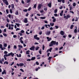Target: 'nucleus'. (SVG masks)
I'll list each match as a JSON object with an SVG mask.
<instances>
[{
  "label": "nucleus",
  "instance_id": "obj_56",
  "mask_svg": "<svg viewBox=\"0 0 79 79\" xmlns=\"http://www.w3.org/2000/svg\"><path fill=\"white\" fill-rule=\"evenodd\" d=\"M63 47H61L60 48L59 50H61V49H63Z\"/></svg>",
  "mask_w": 79,
  "mask_h": 79
},
{
  "label": "nucleus",
  "instance_id": "obj_60",
  "mask_svg": "<svg viewBox=\"0 0 79 79\" xmlns=\"http://www.w3.org/2000/svg\"><path fill=\"white\" fill-rule=\"evenodd\" d=\"M14 63H15V62H13L10 64V66H12V65H13L14 64Z\"/></svg>",
  "mask_w": 79,
  "mask_h": 79
},
{
  "label": "nucleus",
  "instance_id": "obj_58",
  "mask_svg": "<svg viewBox=\"0 0 79 79\" xmlns=\"http://www.w3.org/2000/svg\"><path fill=\"white\" fill-rule=\"evenodd\" d=\"M20 42H21V44H23V43H24V41H23V40H21Z\"/></svg>",
  "mask_w": 79,
  "mask_h": 79
},
{
  "label": "nucleus",
  "instance_id": "obj_13",
  "mask_svg": "<svg viewBox=\"0 0 79 79\" xmlns=\"http://www.w3.org/2000/svg\"><path fill=\"white\" fill-rule=\"evenodd\" d=\"M29 53H30V51L29 50H28V51H27L26 52V53L27 55H29Z\"/></svg>",
  "mask_w": 79,
  "mask_h": 79
},
{
  "label": "nucleus",
  "instance_id": "obj_14",
  "mask_svg": "<svg viewBox=\"0 0 79 79\" xmlns=\"http://www.w3.org/2000/svg\"><path fill=\"white\" fill-rule=\"evenodd\" d=\"M10 53V56H12V57H13V56H14V55H15V54L13 53H12V52H11Z\"/></svg>",
  "mask_w": 79,
  "mask_h": 79
},
{
  "label": "nucleus",
  "instance_id": "obj_41",
  "mask_svg": "<svg viewBox=\"0 0 79 79\" xmlns=\"http://www.w3.org/2000/svg\"><path fill=\"white\" fill-rule=\"evenodd\" d=\"M56 22V19H53V23H55Z\"/></svg>",
  "mask_w": 79,
  "mask_h": 79
},
{
  "label": "nucleus",
  "instance_id": "obj_4",
  "mask_svg": "<svg viewBox=\"0 0 79 79\" xmlns=\"http://www.w3.org/2000/svg\"><path fill=\"white\" fill-rule=\"evenodd\" d=\"M60 34L61 35H64V31H61L60 32Z\"/></svg>",
  "mask_w": 79,
  "mask_h": 79
},
{
  "label": "nucleus",
  "instance_id": "obj_21",
  "mask_svg": "<svg viewBox=\"0 0 79 79\" xmlns=\"http://www.w3.org/2000/svg\"><path fill=\"white\" fill-rule=\"evenodd\" d=\"M18 47H19V48H23V46L21 45H18Z\"/></svg>",
  "mask_w": 79,
  "mask_h": 79
},
{
  "label": "nucleus",
  "instance_id": "obj_51",
  "mask_svg": "<svg viewBox=\"0 0 79 79\" xmlns=\"http://www.w3.org/2000/svg\"><path fill=\"white\" fill-rule=\"evenodd\" d=\"M75 21H78V18L77 17H76V19L75 20Z\"/></svg>",
  "mask_w": 79,
  "mask_h": 79
},
{
  "label": "nucleus",
  "instance_id": "obj_29",
  "mask_svg": "<svg viewBox=\"0 0 79 79\" xmlns=\"http://www.w3.org/2000/svg\"><path fill=\"white\" fill-rule=\"evenodd\" d=\"M10 13H11V14H12L13 13V11H12V9H10Z\"/></svg>",
  "mask_w": 79,
  "mask_h": 79
},
{
  "label": "nucleus",
  "instance_id": "obj_35",
  "mask_svg": "<svg viewBox=\"0 0 79 79\" xmlns=\"http://www.w3.org/2000/svg\"><path fill=\"white\" fill-rule=\"evenodd\" d=\"M44 11H47V7H44Z\"/></svg>",
  "mask_w": 79,
  "mask_h": 79
},
{
  "label": "nucleus",
  "instance_id": "obj_25",
  "mask_svg": "<svg viewBox=\"0 0 79 79\" xmlns=\"http://www.w3.org/2000/svg\"><path fill=\"white\" fill-rule=\"evenodd\" d=\"M4 64H8V62L6 61L4 63Z\"/></svg>",
  "mask_w": 79,
  "mask_h": 79
},
{
  "label": "nucleus",
  "instance_id": "obj_44",
  "mask_svg": "<svg viewBox=\"0 0 79 79\" xmlns=\"http://www.w3.org/2000/svg\"><path fill=\"white\" fill-rule=\"evenodd\" d=\"M36 64L37 65H39V63L38 61L36 62Z\"/></svg>",
  "mask_w": 79,
  "mask_h": 79
},
{
  "label": "nucleus",
  "instance_id": "obj_46",
  "mask_svg": "<svg viewBox=\"0 0 79 79\" xmlns=\"http://www.w3.org/2000/svg\"><path fill=\"white\" fill-rule=\"evenodd\" d=\"M31 1V0H27V3H29L30 2V1Z\"/></svg>",
  "mask_w": 79,
  "mask_h": 79
},
{
  "label": "nucleus",
  "instance_id": "obj_45",
  "mask_svg": "<svg viewBox=\"0 0 79 79\" xmlns=\"http://www.w3.org/2000/svg\"><path fill=\"white\" fill-rule=\"evenodd\" d=\"M21 33H24V31L23 30H22L21 31Z\"/></svg>",
  "mask_w": 79,
  "mask_h": 79
},
{
  "label": "nucleus",
  "instance_id": "obj_38",
  "mask_svg": "<svg viewBox=\"0 0 79 79\" xmlns=\"http://www.w3.org/2000/svg\"><path fill=\"white\" fill-rule=\"evenodd\" d=\"M2 1L4 3L7 1V0H2Z\"/></svg>",
  "mask_w": 79,
  "mask_h": 79
},
{
  "label": "nucleus",
  "instance_id": "obj_30",
  "mask_svg": "<svg viewBox=\"0 0 79 79\" xmlns=\"http://www.w3.org/2000/svg\"><path fill=\"white\" fill-rule=\"evenodd\" d=\"M76 3L74 2L73 3V6H76Z\"/></svg>",
  "mask_w": 79,
  "mask_h": 79
},
{
  "label": "nucleus",
  "instance_id": "obj_16",
  "mask_svg": "<svg viewBox=\"0 0 79 79\" xmlns=\"http://www.w3.org/2000/svg\"><path fill=\"white\" fill-rule=\"evenodd\" d=\"M24 64L23 63H20L19 64V66H24Z\"/></svg>",
  "mask_w": 79,
  "mask_h": 79
},
{
  "label": "nucleus",
  "instance_id": "obj_8",
  "mask_svg": "<svg viewBox=\"0 0 79 79\" xmlns=\"http://www.w3.org/2000/svg\"><path fill=\"white\" fill-rule=\"evenodd\" d=\"M41 8H42V4H39L38 6V9H40Z\"/></svg>",
  "mask_w": 79,
  "mask_h": 79
},
{
  "label": "nucleus",
  "instance_id": "obj_37",
  "mask_svg": "<svg viewBox=\"0 0 79 79\" xmlns=\"http://www.w3.org/2000/svg\"><path fill=\"white\" fill-rule=\"evenodd\" d=\"M3 35L5 37H7V35L6 33H3Z\"/></svg>",
  "mask_w": 79,
  "mask_h": 79
},
{
  "label": "nucleus",
  "instance_id": "obj_32",
  "mask_svg": "<svg viewBox=\"0 0 79 79\" xmlns=\"http://www.w3.org/2000/svg\"><path fill=\"white\" fill-rule=\"evenodd\" d=\"M37 37V35H35L34 36V38H35V39H36Z\"/></svg>",
  "mask_w": 79,
  "mask_h": 79
},
{
  "label": "nucleus",
  "instance_id": "obj_59",
  "mask_svg": "<svg viewBox=\"0 0 79 79\" xmlns=\"http://www.w3.org/2000/svg\"><path fill=\"white\" fill-rule=\"evenodd\" d=\"M39 53H40V54H42V51L40 50L39 51Z\"/></svg>",
  "mask_w": 79,
  "mask_h": 79
},
{
  "label": "nucleus",
  "instance_id": "obj_36",
  "mask_svg": "<svg viewBox=\"0 0 79 79\" xmlns=\"http://www.w3.org/2000/svg\"><path fill=\"white\" fill-rule=\"evenodd\" d=\"M23 11H24V12H27V9L23 10Z\"/></svg>",
  "mask_w": 79,
  "mask_h": 79
},
{
  "label": "nucleus",
  "instance_id": "obj_18",
  "mask_svg": "<svg viewBox=\"0 0 79 79\" xmlns=\"http://www.w3.org/2000/svg\"><path fill=\"white\" fill-rule=\"evenodd\" d=\"M15 15H19V12L18 11H16L15 13Z\"/></svg>",
  "mask_w": 79,
  "mask_h": 79
},
{
  "label": "nucleus",
  "instance_id": "obj_6",
  "mask_svg": "<svg viewBox=\"0 0 79 79\" xmlns=\"http://www.w3.org/2000/svg\"><path fill=\"white\" fill-rule=\"evenodd\" d=\"M51 34V32L50 31H48L46 33V35H50V34Z\"/></svg>",
  "mask_w": 79,
  "mask_h": 79
},
{
  "label": "nucleus",
  "instance_id": "obj_31",
  "mask_svg": "<svg viewBox=\"0 0 79 79\" xmlns=\"http://www.w3.org/2000/svg\"><path fill=\"white\" fill-rule=\"evenodd\" d=\"M14 49H16L17 48V46L16 45H15L14 46Z\"/></svg>",
  "mask_w": 79,
  "mask_h": 79
},
{
  "label": "nucleus",
  "instance_id": "obj_10",
  "mask_svg": "<svg viewBox=\"0 0 79 79\" xmlns=\"http://www.w3.org/2000/svg\"><path fill=\"white\" fill-rule=\"evenodd\" d=\"M48 5L49 7L51 8V7L52 6V3H51V2H50L49 4H48Z\"/></svg>",
  "mask_w": 79,
  "mask_h": 79
},
{
  "label": "nucleus",
  "instance_id": "obj_42",
  "mask_svg": "<svg viewBox=\"0 0 79 79\" xmlns=\"http://www.w3.org/2000/svg\"><path fill=\"white\" fill-rule=\"evenodd\" d=\"M44 48H45V46H44V45H43V47H42L43 50H44Z\"/></svg>",
  "mask_w": 79,
  "mask_h": 79
},
{
  "label": "nucleus",
  "instance_id": "obj_33",
  "mask_svg": "<svg viewBox=\"0 0 79 79\" xmlns=\"http://www.w3.org/2000/svg\"><path fill=\"white\" fill-rule=\"evenodd\" d=\"M57 11H58V10L57 9H56L54 10V13H57Z\"/></svg>",
  "mask_w": 79,
  "mask_h": 79
},
{
  "label": "nucleus",
  "instance_id": "obj_34",
  "mask_svg": "<svg viewBox=\"0 0 79 79\" xmlns=\"http://www.w3.org/2000/svg\"><path fill=\"white\" fill-rule=\"evenodd\" d=\"M39 34L40 35H41L42 34V32L41 31H40V32H39Z\"/></svg>",
  "mask_w": 79,
  "mask_h": 79
},
{
  "label": "nucleus",
  "instance_id": "obj_2",
  "mask_svg": "<svg viewBox=\"0 0 79 79\" xmlns=\"http://www.w3.org/2000/svg\"><path fill=\"white\" fill-rule=\"evenodd\" d=\"M69 18H70V15H67L66 16H64V18H65V19H68Z\"/></svg>",
  "mask_w": 79,
  "mask_h": 79
},
{
  "label": "nucleus",
  "instance_id": "obj_1",
  "mask_svg": "<svg viewBox=\"0 0 79 79\" xmlns=\"http://www.w3.org/2000/svg\"><path fill=\"white\" fill-rule=\"evenodd\" d=\"M53 45H56V41H52L49 45V47H53Z\"/></svg>",
  "mask_w": 79,
  "mask_h": 79
},
{
  "label": "nucleus",
  "instance_id": "obj_53",
  "mask_svg": "<svg viewBox=\"0 0 79 79\" xmlns=\"http://www.w3.org/2000/svg\"><path fill=\"white\" fill-rule=\"evenodd\" d=\"M68 36L69 38H71V37H72V36L71 35H69Z\"/></svg>",
  "mask_w": 79,
  "mask_h": 79
},
{
  "label": "nucleus",
  "instance_id": "obj_27",
  "mask_svg": "<svg viewBox=\"0 0 79 79\" xmlns=\"http://www.w3.org/2000/svg\"><path fill=\"white\" fill-rule=\"evenodd\" d=\"M50 25H51L52 27L53 26H54V23H50Z\"/></svg>",
  "mask_w": 79,
  "mask_h": 79
},
{
  "label": "nucleus",
  "instance_id": "obj_52",
  "mask_svg": "<svg viewBox=\"0 0 79 79\" xmlns=\"http://www.w3.org/2000/svg\"><path fill=\"white\" fill-rule=\"evenodd\" d=\"M8 17H9V18H10L11 19V15H10V14H9V15H8Z\"/></svg>",
  "mask_w": 79,
  "mask_h": 79
},
{
  "label": "nucleus",
  "instance_id": "obj_5",
  "mask_svg": "<svg viewBox=\"0 0 79 79\" xmlns=\"http://www.w3.org/2000/svg\"><path fill=\"white\" fill-rule=\"evenodd\" d=\"M34 49H35V47L34 46L31 47L30 48V50H34Z\"/></svg>",
  "mask_w": 79,
  "mask_h": 79
},
{
  "label": "nucleus",
  "instance_id": "obj_49",
  "mask_svg": "<svg viewBox=\"0 0 79 79\" xmlns=\"http://www.w3.org/2000/svg\"><path fill=\"white\" fill-rule=\"evenodd\" d=\"M10 30V29H11V25H10V24L9 25V27L8 28Z\"/></svg>",
  "mask_w": 79,
  "mask_h": 79
},
{
  "label": "nucleus",
  "instance_id": "obj_50",
  "mask_svg": "<svg viewBox=\"0 0 79 79\" xmlns=\"http://www.w3.org/2000/svg\"><path fill=\"white\" fill-rule=\"evenodd\" d=\"M7 46V44H4V47H6Z\"/></svg>",
  "mask_w": 79,
  "mask_h": 79
},
{
  "label": "nucleus",
  "instance_id": "obj_20",
  "mask_svg": "<svg viewBox=\"0 0 79 79\" xmlns=\"http://www.w3.org/2000/svg\"><path fill=\"white\" fill-rule=\"evenodd\" d=\"M40 19H44L46 18V17H41L40 18Z\"/></svg>",
  "mask_w": 79,
  "mask_h": 79
},
{
  "label": "nucleus",
  "instance_id": "obj_57",
  "mask_svg": "<svg viewBox=\"0 0 79 79\" xmlns=\"http://www.w3.org/2000/svg\"><path fill=\"white\" fill-rule=\"evenodd\" d=\"M54 16H58V14H54Z\"/></svg>",
  "mask_w": 79,
  "mask_h": 79
},
{
  "label": "nucleus",
  "instance_id": "obj_62",
  "mask_svg": "<svg viewBox=\"0 0 79 79\" xmlns=\"http://www.w3.org/2000/svg\"><path fill=\"white\" fill-rule=\"evenodd\" d=\"M61 2H62V3H64V0H61Z\"/></svg>",
  "mask_w": 79,
  "mask_h": 79
},
{
  "label": "nucleus",
  "instance_id": "obj_64",
  "mask_svg": "<svg viewBox=\"0 0 79 79\" xmlns=\"http://www.w3.org/2000/svg\"><path fill=\"white\" fill-rule=\"evenodd\" d=\"M36 39V40H39L40 38H39L37 37L36 39Z\"/></svg>",
  "mask_w": 79,
  "mask_h": 79
},
{
  "label": "nucleus",
  "instance_id": "obj_47",
  "mask_svg": "<svg viewBox=\"0 0 79 79\" xmlns=\"http://www.w3.org/2000/svg\"><path fill=\"white\" fill-rule=\"evenodd\" d=\"M45 29V27L43 26L41 28V30H44Z\"/></svg>",
  "mask_w": 79,
  "mask_h": 79
},
{
  "label": "nucleus",
  "instance_id": "obj_28",
  "mask_svg": "<svg viewBox=\"0 0 79 79\" xmlns=\"http://www.w3.org/2000/svg\"><path fill=\"white\" fill-rule=\"evenodd\" d=\"M73 27H74V25H72L70 27L71 29H72L73 28Z\"/></svg>",
  "mask_w": 79,
  "mask_h": 79
},
{
  "label": "nucleus",
  "instance_id": "obj_22",
  "mask_svg": "<svg viewBox=\"0 0 79 79\" xmlns=\"http://www.w3.org/2000/svg\"><path fill=\"white\" fill-rule=\"evenodd\" d=\"M40 47H38V46H37L36 47V48L35 50H39V48Z\"/></svg>",
  "mask_w": 79,
  "mask_h": 79
},
{
  "label": "nucleus",
  "instance_id": "obj_55",
  "mask_svg": "<svg viewBox=\"0 0 79 79\" xmlns=\"http://www.w3.org/2000/svg\"><path fill=\"white\" fill-rule=\"evenodd\" d=\"M8 54V52L6 51H4V54Z\"/></svg>",
  "mask_w": 79,
  "mask_h": 79
},
{
  "label": "nucleus",
  "instance_id": "obj_39",
  "mask_svg": "<svg viewBox=\"0 0 79 79\" xmlns=\"http://www.w3.org/2000/svg\"><path fill=\"white\" fill-rule=\"evenodd\" d=\"M40 69V67H38V68H37L36 69H35V71H38V69Z\"/></svg>",
  "mask_w": 79,
  "mask_h": 79
},
{
  "label": "nucleus",
  "instance_id": "obj_63",
  "mask_svg": "<svg viewBox=\"0 0 79 79\" xmlns=\"http://www.w3.org/2000/svg\"><path fill=\"white\" fill-rule=\"evenodd\" d=\"M33 7L34 8H36V4H35L34 5V6Z\"/></svg>",
  "mask_w": 79,
  "mask_h": 79
},
{
  "label": "nucleus",
  "instance_id": "obj_7",
  "mask_svg": "<svg viewBox=\"0 0 79 79\" xmlns=\"http://www.w3.org/2000/svg\"><path fill=\"white\" fill-rule=\"evenodd\" d=\"M47 39L48 40V42L50 41V40H52V38H49V37H47Z\"/></svg>",
  "mask_w": 79,
  "mask_h": 79
},
{
  "label": "nucleus",
  "instance_id": "obj_3",
  "mask_svg": "<svg viewBox=\"0 0 79 79\" xmlns=\"http://www.w3.org/2000/svg\"><path fill=\"white\" fill-rule=\"evenodd\" d=\"M53 50V48H51L50 49H48L47 50L46 52L47 53H48V52H52V50Z\"/></svg>",
  "mask_w": 79,
  "mask_h": 79
},
{
  "label": "nucleus",
  "instance_id": "obj_26",
  "mask_svg": "<svg viewBox=\"0 0 79 79\" xmlns=\"http://www.w3.org/2000/svg\"><path fill=\"white\" fill-rule=\"evenodd\" d=\"M6 12L7 14H8V13H9V11L8 9H6Z\"/></svg>",
  "mask_w": 79,
  "mask_h": 79
},
{
  "label": "nucleus",
  "instance_id": "obj_15",
  "mask_svg": "<svg viewBox=\"0 0 79 79\" xmlns=\"http://www.w3.org/2000/svg\"><path fill=\"white\" fill-rule=\"evenodd\" d=\"M35 59V57H32L31 59V61H33V60H34Z\"/></svg>",
  "mask_w": 79,
  "mask_h": 79
},
{
  "label": "nucleus",
  "instance_id": "obj_9",
  "mask_svg": "<svg viewBox=\"0 0 79 79\" xmlns=\"http://www.w3.org/2000/svg\"><path fill=\"white\" fill-rule=\"evenodd\" d=\"M24 21L25 23H27V19L25 18Z\"/></svg>",
  "mask_w": 79,
  "mask_h": 79
},
{
  "label": "nucleus",
  "instance_id": "obj_19",
  "mask_svg": "<svg viewBox=\"0 0 79 79\" xmlns=\"http://www.w3.org/2000/svg\"><path fill=\"white\" fill-rule=\"evenodd\" d=\"M15 24L16 25V26H17L18 27H19V26H20V24L19 23H16Z\"/></svg>",
  "mask_w": 79,
  "mask_h": 79
},
{
  "label": "nucleus",
  "instance_id": "obj_17",
  "mask_svg": "<svg viewBox=\"0 0 79 79\" xmlns=\"http://www.w3.org/2000/svg\"><path fill=\"white\" fill-rule=\"evenodd\" d=\"M77 28L75 29L74 30V32L75 33H77Z\"/></svg>",
  "mask_w": 79,
  "mask_h": 79
},
{
  "label": "nucleus",
  "instance_id": "obj_23",
  "mask_svg": "<svg viewBox=\"0 0 79 79\" xmlns=\"http://www.w3.org/2000/svg\"><path fill=\"white\" fill-rule=\"evenodd\" d=\"M52 58V56L49 57L48 59V60H51Z\"/></svg>",
  "mask_w": 79,
  "mask_h": 79
},
{
  "label": "nucleus",
  "instance_id": "obj_12",
  "mask_svg": "<svg viewBox=\"0 0 79 79\" xmlns=\"http://www.w3.org/2000/svg\"><path fill=\"white\" fill-rule=\"evenodd\" d=\"M6 74V73L5 72V70H4L2 72V74Z\"/></svg>",
  "mask_w": 79,
  "mask_h": 79
},
{
  "label": "nucleus",
  "instance_id": "obj_43",
  "mask_svg": "<svg viewBox=\"0 0 79 79\" xmlns=\"http://www.w3.org/2000/svg\"><path fill=\"white\" fill-rule=\"evenodd\" d=\"M13 37L14 38H16L17 37V36H16V35H13Z\"/></svg>",
  "mask_w": 79,
  "mask_h": 79
},
{
  "label": "nucleus",
  "instance_id": "obj_11",
  "mask_svg": "<svg viewBox=\"0 0 79 79\" xmlns=\"http://www.w3.org/2000/svg\"><path fill=\"white\" fill-rule=\"evenodd\" d=\"M11 6L12 9H15V5H14V4H12L11 5Z\"/></svg>",
  "mask_w": 79,
  "mask_h": 79
},
{
  "label": "nucleus",
  "instance_id": "obj_54",
  "mask_svg": "<svg viewBox=\"0 0 79 79\" xmlns=\"http://www.w3.org/2000/svg\"><path fill=\"white\" fill-rule=\"evenodd\" d=\"M23 39V37H21L19 39L20 40H22V39Z\"/></svg>",
  "mask_w": 79,
  "mask_h": 79
},
{
  "label": "nucleus",
  "instance_id": "obj_24",
  "mask_svg": "<svg viewBox=\"0 0 79 79\" xmlns=\"http://www.w3.org/2000/svg\"><path fill=\"white\" fill-rule=\"evenodd\" d=\"M5 3L6 5H9V3H8V2L7 1Z\"/></svg>",
  "mask_w": 79,
  "mask_h": 79
},
{
  "label": "nucleus",
  "instance_id": "obj_61",
  "mask_svg": "<svg viewBox=\"0 0 79 79\" xmlns=\"http://www.w3.org/2000/svg\"><path fill=\"white\" fill-rule=\"evenodd\" d=\"M55 27H56V29H58V26H55Z\"/></svg>",
  "mask_w": 79,
  "mask_h": 79
},
{
  "label": "nucleus",
  "instance_id": "obj_40",
  "mask_svg": "<svg viewBox=\"0 0 79 79\" xmlns=\"http://www.w3.org/2000/svg\"><path fill=\"white\" fill-rule=\"evenodd\" d=\"M31 10V7H30L28 9H27V11H30V10Z\"/></svg>",
  "mask_w": 79,
  "mask_h": 79
},
{
  "label": "nucleus",
  "instance_id": "obj_48",
  "mask_svg": "<svg viewBox=\"0 0 79 79\" xmlns=\"http://www.w3.org/2000/svg\"><path fill=\"white\" fill-rule=\"evenodd\" d=\"M20 71H22V72H23V73H24V70H23V69H20Z\"/></svg>",
  "mask_w": 79,
  "mask_h": 79
}]
</instances>
